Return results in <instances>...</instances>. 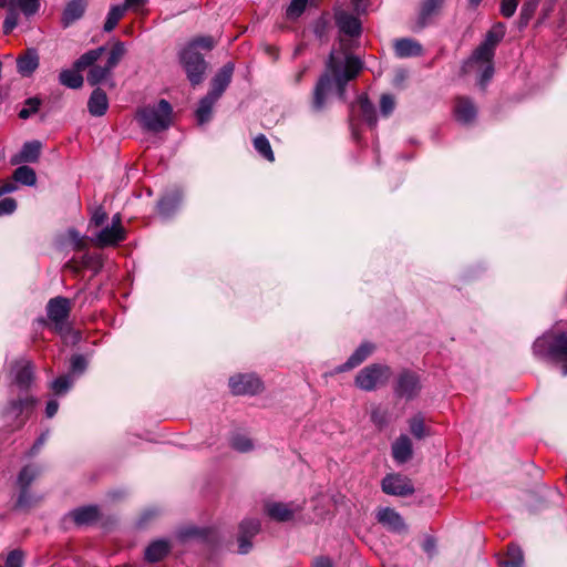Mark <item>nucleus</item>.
<instances>
[{
    "label": "nucleus",
    "mask_w": 567,
    "mask_h": 567,
    "mask_svg": "<svg viewBox=\"0 0 567 567\" xmlns=\"http://www.w3.org/2000/svg\"><path fill=\"white\" fill-rule=\"evenodd\" d=\"M362 69L359 58L339 51H332L327 62V71L320 76L313 92L312 107L321 111L327 102L331 90L332 79L337 85L340 97L344 95V87L349 81L354 79Z\"/></svg>",
    "instance_id": "obj_1"
},
{
    "label": "nucleus",
    "mask_w": 567,
    "mask_h": 567,
    "mask_svg": "<svg viewBox=\"0 0 567 567\" xmlns=\"http://www.w3.org/2000/svg\"><path fill=\"white\" fill-rule=\"evenodd\" d=\"M125 51V45L121 41L115 42L110 51L105 47L92 49L74 61V69H89L87 83L92 86L101 84L112 78V71L117 66Z\"/></svg>",
    "instance_id": "obj_2"
},
{
    "label": "nucleus",
    "mask_w": 567,
    "mask_h": 567,
    "mask_svg": "<svg viewBox=\"0 0 567 567\" xmlns=\"http://www.w3.org/2000/svg\"><path fill=\"white\" fill-rule=\"evenodd\" d=\"M505 34V25L497 23L489 30L484 41L475 49L472 56L465 63L466 69H475L480 72V85L485 86L494 74L493 58L496 45Z\"/></svg>",
    "instance_id": "obj_3"
},
{
    "label": "nucleus",
    "mask_w": 567,
    "mask_h": 567,
    "mask_svg": "<svg viewBox=\"0 0 567 567\" xmlns=\"http://www.w3.org/2000/svg\"><path fill=\"white\" fill-rule=\"evenodd\" d=\"M533 352L538 358L549 357L561 362V373L567 375V333L544 334L534 342Z\"/></svg>",
    "instance_id": "obj_4"
},
{
    "label": "nucleus",
    "mask_w": 567,
    "mask_h": 567,
    "mask_svg": "<svg viewBox=\"0 0 567 567\" xmlns=\"http://www.w3.org/2000/svg\"><path fill=\"white\" fill-rule=\"evenodd\" d=\"M172 112L171 104L166 100H161L157 104L142 107L137 112V121L147 131H165L172 123Z\"/></svg>",
    "instance_id": "obj_5"
},
{
    "label": "nucleus",
    "mask_w": 567,
    "mask_h": 567,
    "mask_svg": "<svg viewBox=\"0 0 567 567\" xmlns=\"http://www.w3.org/2000/svg\"><path fill=\"white\" fill-rule=\"evenodd\" d=\"M391 377L392 370L389 365L373 363L359 371L354 379V384L360 390L370 392L384 386Z\"/></svg>",
    "instance_id": "obj_6"
},
{
    "label": "nucleus",
    "mask_w": 567,
    "mask_h": 567,
    "mask_svg": "<svg viewBox=\"0 0 567 567\" xmlns=\"http://www.w3.org/2000/svg\"><path fill=\"white\" fill-rule=\"evenodd\" d=\"M179 58L189 82L193 85L199 84L203 81L207 66L202 54L192 48H185L181 52Z\"/></svg>",
    "instance_id": "obj_7"
},
{
    "label": "nucleus",
    "mask_w": 567,
    "mask_h": 567,
    "mask_svg": "<svg viewBox=\"0 0 567 567\" xmlns=\"http://www.w3.org/2000/svg\"><path fill=\"white\" fill-rule=\"evenodd\" d=\"M265 511L271 519L285 523L292 520L302 511V505L296 502H270L266 504Z\"/></svg>",
    "instance_id": "obj_8"
},
{
    "label": "nucleus",
    "mask_w": 567,
    "mask_h": 567,
    "mask_svg": "<svg viewBox=\"0 0 567 567\" xmlns=\"http://www.w3.org/2000/svg\"><path fill=\"white\" fill-rule=\"evenodd\" d=\"M229 388L236 395H254L261 391L262 383L254 374H238L229 379Z\"/></svg>",
    "instance_id": "obj_9"
},
{
    "label": "nucleus",
    "mask_w": 567,
    "mask_h": 567,
    "mask_svg": "<svg viewBox=\"0 0 567 567\" xmlns=\"http://www.w3.org/2000/svg\"><path fill=\"white\" fill-rule=\"evenodd\" d=\"M421 390L419 377L410 371H403L398 377L394 393L405 400L414 399Z\"/></svg>",
    "instance_id": "obj_10"
},
{
    "label": "nucleus",
    "mask_w": 567,
    "mask_h": 567,
    "mask_svg": "<svg viewBox=\"0 0 567 567\" xmlns=\"http://www.w3.org/2000/svg\"><path fill=\"white\" fill-rule=\"evenodd\" d=\"M382 491L394 496H409L414 493L411 481L400 474H389L382 480Z\"/></svg>",
    "instance_id": "obj_11"
},
{
    "label": "nucleus",
    "mask_w": 567,
    "mask_h": 567,
    "mask_svg": "<svg viewBox=\"0 0 567 567\" xmlns=\"http://www.w3.org/2000/svg\"><path fill=\"white\" fill-rule=\"evenodd\" d=\"M126 231L125 228H115L114 226H105L102 228L92 241L99 247L115 246L121 241L125 240Z\"/></svg>",
    "instance_id": "obj_12"
},
{
    "label": "nucleus",
    "mask_w": 567,
    "mask_h": 567,
    "mask_svg": "<svg viewBox=\"0 0 567 567\" xmlns=\"http://www.w3.org/2000/svg\"><path fill=\"white\" fill-rule=\"evenodd\" d=\"M336 23L339 28V30L349 35V37H358L361 33V23L359 19L344 11V10H337L334 13Z\"/></svg>",
    "instance_id": "obj_13"
},
{
    "label": "nucleus",
    "mask_w": 567,
    "mask_h": 567,
    "mask_svg": "<svg viewBox=\"0 0 567 567\" xmlns=\"http://www.w3.org/2000/svg\"><path fill=\"white\" fill-rule=\"evenodd\" d=\"M234 64L226 63L213 78L209 93L219 99L231 82Z\"/></svg>",
    "instance_id": "obj_14"
},
{
    "label": "nucleus",
    "mask_w": 567,
    "mask_h": 567,
    "mask_svg": "<svg viewBox=\"0 0 567 567\" xmlns=\"http://www.w3.org/2000/svg\"><path fill=\"white\" fill-rule=\"evenodd\" d=\"M70 301L63 297L51 299L47 307L48 317L56 326L63 323L70 313Z\"/></svg>",
    "instance_id": "obj_15"
},
{
    "label": "nucleus",
    "mask_w": 567,
    "mask_h": 567,
    "mask_svg": "<svg viewBox=\"0 0 567 567\" xmlns=\"http://www.w3.org/2000/svg\"><path fill=\"white\" fill-rule=\"evenodd\" d=\"M42 144L39 141H30L23 144L21 151L11 157V164L35 163L41 154Z\"/></svg>",
    "instance_id": "obj_16"
},
{
    "label": "nucleus",
    "mask_w": 567,
    "mask_h": 567,
    "mask_svg": "<svg viewBox=\"0 0 567 567\" xmlns=\"http://www.w3.org/2000/svg\"><path fill=\"white\" fill-rule=\"evenodd\" d=\"M377 518L379 523L393 532L401 533L406 529L405 523L401 515L390 507L380 509L377 514Z\"/></svg>",
    "instance_id": "obj_17"
},
{
    "label": "nucleus",
    "mask_w": 567,
    "mask_h": 567,
    "mask_svg": "<svg viewBox=\"0 0 567 567\" xmlns=\"http://www.w3.org/2000/svg\"><path fill=\"white\" fill-rule=\"evenodd\" d=\"M374 346L370 342H363L341 365H339L337 372H346L358 365H360L368 357L372 354Z\"/></svg>",
    "instance_id": "obj_18"
},
{
    "label": "nucleus",
    "mask_w": 567,
    "mask_h": 567,
    "mask_svg": "<svg viewBox=\"0 0 567 567\" xmlns=\"http://www.w3.org/2000/svg\"><path fill=\"white\" fill-rule=\"evenodd\" d=\"M39 54L35 49H28L17 58V70L22 76H30L39 66Z\"/></svg>",
    "instance_id": "obj_19"
},
{
    "label": "nucleus",
    "mask_w": 567,
    "mask_h": 567,
    "mask_svg": "<svg viewBox=\"0 0 567 567\" xmlns=\"http://www.w3.org/2000/svg\"><path fill=\"white\" fill-rule=\"evenodd\" d=\"M14 383L22 390H27L33 380V367L30 361L21 360L12 368Z\"/></svg>",
    "instance_id": "obj_20"
},
{
    "label": "nucleus",
    "mask_w": 567,
    "mask_h": 567,
    "mask_svg": "<svg viewBox=\"0 0 567 567\" xmlns=\"http://www.w3.org/2000/svg\"><path fill=\"white\" fill-rule=\"evenodd\" d=\"M39 475V471L33 466H25L21 470L18 476V485L21 488V493L18 498L19 506L28 505V487Z\"/></svg>",
    "instance_id": "obj_21"
},
{
    "label": "nucleus",
    "mask_w": 567,
    "mask_h": 567,
    "mask_svg": "<svg viewBox=\"0 0 567 567\" xmlns=\"http://www.w3.org/2000/svg\"><path fill=\"white\" fill-rule=\"evenodd\" d=\"M412 442L405 434L400 435L392 444V456L399 464L408 462L412 457Z\"/></svg>",
    "instance_id": "obj_22"
},
{
    "label": "nucleus",
    "mask_w": 567,
    "mask_h": 567,
    "mask_svg": "<svg viewBox=\"0 0 567 567\" xmlns=\"http://www.w3.org/2000/svg\"><path fill=\"white\" fill-rule=\"evenodd\" d=\"M476 107L467 97H458L455 102L454 114L460 123H471L476 117Z\"/></svg>",
    "instance_id": "obj_23"
},
{
    "label": "nucleus",
    "mask_w": 567,
    "mask_h": 567,
    "mask_svg": "<svg viewBox=\"0 0 567 567\" xmlns=\"http://www.w3.org/2000/svg\"><path fill=\"white\" fill-rule=\"evenodd\" d=\"M109 109L106 93L101 89H95L87 101V110L93 116H102Z\"/></svg>",
    "instance_id": "obj_24"
},
{
    "label": "nucleus",
    "mask_w": 567,
    "mask_h": 567,
    "mask_svg": "<svg viewBox=\"0 0 567 567\" xmlns=\"http://www.w3.org/2000/svg\"><path fill=\"white\" fill-rule=\"evenodd\" d=\"M171 544L166 539L152 542L145 549L144 558L148 563H157L168 555Z\"/></svg>",
    "instance_id": "obj_25"
},
{
    "label": "nucleus",
    "mask_w": 567,
    "mask_h": 567,
    "mask_svg": "<svg viewBox=\"0 0 567 567\" xmlns=\"http://www.w3.org/2000/svg\"><path fill=\"white\" fill-rule=\"evenodd\" d=\"M394 52L399 58L419 56L422 54V45L415 40L403 38L395 41Z\"/></svg>",
    "instance_id": "obj_26"
},
{
    "label": "nucleus",
    "mask_w": 567,
    "mask_h": 567,
    "mask_svg": "<svg viewBox=\"0 0 567 567\" xmlns=\"http://www.w3.org/2000/svg\"><path fill=\"white\" fill-rule=\"evenodd\" d=\"M85 0H71L62 14V23L66 28L79 20L85 12Z\"/></svg>",
    "instance_id": "obj_27"
},
{
    "label": "nucleus",
    "mask_w": 567,
    "mask_h": 567,
    "mask_svg": "<svg viewBox=\"0 0 567 567\" xmlns=\"http://www.w3.org/2000/svg\"><path fill=\"white\" fill-rule=\"evenodd\" d=\"M445 0H423L420 7L419 20L420 24L424 27L434 17H436L443 8Z\"/></svg>",
    "instance_id": "obj_28"
},
{
    "label": "nucleus",
    "mask_w": 567,
    "mask_h": 567,
    "mask_svg": "<svg viewBox=\"0 0 567 567\" xmlns=\"http://www.w3.org/2000/svg\"><path fill=\"white\" fill-rule=\"evenodd\" d=\"M82 71L83 70L74 69V66L72 69L62 70L59 74V81L69 89H80L84 82L81 75Z\"/></svg>",
    "instance_id": "obj_29"
},
{
    "label": "nucleus",
    "mask_w": 567,
    "mask_h": 567,
    "mask_svg": "<svg viewBox=\"0 0 567 567\" xmlns=\"http://www.w3.org/2000/svg\"><path fill=\"white\" fill-rule=\"evenodd\" d=\"M218 101L217 97L212 95L209 92L199 101L196 110V116L200 124H204L210 120L213 107Z\"/></svg>",
    "instance_id": "obj_30"
},
{
    "label": "nucleus",
    "mask_w": 567,
    "mask_h": 567,
    "mask_svg": "<svg viewBox=\"0 0 567 567\" xmlns=\"http://www.w3.org/2000/svg\"><path fill=\"white\" fill-rule=\"evenodd\" d=\"M99 516L97 507L85 506L74 509L71 513V517L78 525H87L96 520Z\"/></svg>",
    "instance_id": "obj_31"
},
{
    "label": "nucleus",
    "mask_w": 567,
    "mask_h": 567,
    "mask_svg": "<svg viewBox=\"0 0 567 567\" xmlns=\"http://www.w3.org/2000/svg\"><path fill=\"white\" fill-rule=\"evenodd\" d=\"M181 199L182 197L178 192H175L173 195L164 196L158 202V213L163 217H169L172 213H174L175 209L178 207Z\"/></svg>",
    "instance_id": "obj_32"
},
{
    "label": "nucleus",
    "mask_w": 567,
    "mask_h": 567,
    "mask_svg": "<svg viewBox=\"0 0 567 567\" xmlns=\"http://www.w3.org/2000/svg\"><path fill=\"white\" fill-rule=\"evenodd\" d=\"M126 12V6L117 4L112 6L107 12L106 20L104 22L103 30L105 32H111L115 29L118 21L124 17Z\"/></svg>",
    "instance_id": "obj_33"
},
{
    "label": "nucleus",
    "mask_w": 567,
    "mask_h": 567,
    "mask_svg": "<svg viewBox=\"0 0 567 567\" xmlns=\"http://www.w3.org/2000/svg\"><path fill=\"white\" fill-rule=\"evenodd\" d=\"M358 105L363 120L370 125L377 124V113L373 104L368 100L365 95H361L358 99Z\"/></svg>",
    "instance_id": "obj_34"
},
{
    "label": "nucleus",
    "mask_w": 567,
    "mask_h": 567,
    "mask_svg": "<svg viewBox=\"0 0 567 567\" xmlns=\"http://www.w3.org/2000/svg\"><path fill=\"white\" fill-rule=\"evenodd\" d=\"M9 6L25 17H31L39 11L40 0H9Z\"/></svg>",
    "instance_id": "obj_35"
},
{
    "label": "nucleus",
    "mask_w": 567,
    "mask_h": 567,
    "mask_svg": "<svg viewBox=\"0 0 567 567\" xmlns=\"http://www.w3.org/2000/svg\"><path fill=\"white\" fill-rule=\"evenodd\" d=\"M524 557L522 549L516 545L508 547L507 556L499 563V567H523Z\"/></svg>",
    "instance_id": "obj_36"
},
{
    "label": "nucleus",
    "mask_w": 567,
    "mask_h": 567,
    "mask_svg": "<svg viewBox=\"0 0 567 567\" xmlns=\"http://www.w3.org/2000/svg\"><path fill=\"white\" fill-rule=\"evenodd\" d=\"M13 179L22 185L33 186L37 183V175L33 168L22 165L14 171Z\"/></svg>",
    "instance_id": "obj_37"
},
{
    "label": "nucleus",
    "mask_w": 567,
    "mask_h": 567,
    "mask_svg": "<svg viewBox=\"0 0 567 567\" xmlns=\"http://www.w3.org/2000/svg\"><path fill=\"white\" fill-rule=\"evenodd\" d=\"M254 146H255V150L264 158H266L269 162L275 161V155H274L272 148L270 146L268 138L265 135L260 134V135L256 136L254 140Z\"/></svg>",
    "instance_id": "obj_38"
},
{
    "label": "nucleus",
    "mask_w": 567,
    "mask_h": 567,
    "mask_svg": "<svg viewBox=\"0 0 567 567\" xmlns=\"http://www.w3.org/2000/svg\"><path fill=\"white\" fill-rule=\"evenodd\" d=\"M34 404H35V400L31 396H25L23 399L11 401L9 403L7 413L18 416L21 413H23V411L31 409Z\"/></svg>",
    "instance_id": "obj_39"
},
{
    "label": "nucleus",
    "mask_w": 567,
    "mask_h": 567,
    "mask_svg": "<svg viewBox=\"0 0 567 567\" xmlns=\"http://www.w3.org/2000/svg\"><path fill=\"white\" fill-rule=\"evenodd\" d=\"M370 415L372 423L380 429L384 427L389 422L388 410L381 405L372 406Z\"/></svg>",
    "instance_id": "obj_40"
},
{
    "label": "nucleus",
    "mask_w": 567,
    "mask_h": 567,
    "mask_svg": "<svg viewBox=\"0 0 567 567\" xmlns=\"http://www.w3.org/2000/svg\"><path fill=\"white\" fill-rule=\"evenodd\" d=\"M72 384L73 379L71 375H62L52 381L51 389L56 395H61L66 393L72 386Z\"/></svg>",
    "instance_id": "obj_41"
},
{
    "label": "nucleus",
    "mask_w": 567,
    "mask_h": 567,
    "mask_svg": "<svg viewBox=\"0 0 567 567\" xmlns=\"http://www.w3.org/2000/svg\"><path fill=\"white\" fill-rule=\"evenodd\" d=\"M230 445L234 450L246 453L254 449L252 441L241 434L234 435L230 441Z\"/></svg>",
    "instance_id": "obj_42"
},
{
    "label": "nucleus",
    "mask_w": 567,
    "mask_h": 567,
    "mask_svg": "<svg viewBox=\"0 0 567 567\" xmlns=\"http://www.w3.org/2000/svg\"><path fill=\"white\" fill-rule=\"evenodd\" d=\"M41 102L37 97H30L25 100L24 106L19 112V117L22 120L29 118L31 115L38 112Z\"/></svg>",
    "instance_id": "obj_43"
},
{
    "label": "nucleus",
    "mask_w": 567,
    "mask_h": 567,
    "mask_svg": "<svg viewBox=\"0 0 567 567\" xmlns=\"http://www.w3.org/2000/svg\"><path fill=\"white\" fill-rule=\"evenodd\" d=\"M259 529L260 523L258 519L255 518L244 519L239 526V532L246 534L250 538L258 534Z\"/></svg>",
    "instance_id": "obj_44"
},
{
    "label": "nucleus",
    "mask_w": 567,
    "mask_h": 567,
    "mask_svg": "<svg viewBox=\"0 0 567 567\" xmlns=\"http://www.w3.org/2000/svg\"><path fill=\"white\" fill-rule=\"evenodd\" d=\"M18 22H19L18 11L9 6L6 19L3 21V27H2L3 33L4 34L11 33L13 31V29L18 25Z\"/></svg>",
    "instance_id": "obj_45"
},
{
    "label": "nucleus",
    "mask_w": 567,
    "mask_h": 567,
    "mask_svg": "<svg viewBox=\"0 0 567 567\" xmlns=\"http://www.w3.org/2000/svg\"><path fill=\"white\" fill-rule=\"evenodd\" d=\"M410 431L416 439H423L425 436L424 419L421 415H415L410 420Z\"/></svg>",
    "instance_id": "obj_46"
},
{
    "label": "nucleus",
    "mask_w": 567,
    "mask_h": 567,
    "mask_svg": "<svg viewBox=\"0 0 567 567\" xmlns=\"http://www.w3.org/2000/svg\"><path fill=\"white\" fill-rule=\"evenodd\" d=\"M309 0H291L290 4L287 8L286 16L289 19H296L301 16L305 11L307 3Z\"/></svg>",
    "instance_id": "obj_47"
},
{
    "label": "nucleus",
    "mask_w": 567,
    "mask_h": 567,
    "mask_svg": "<svg viewBox=\"0 0 567 567\" xmlns=\"http://www.w3.org/2000/svg\"><path fill=\"white\" fill-rule=\"evenodd\" d=\"M214 47V39L209 35H205L192 40L186 48H192L193 50L197 51V49L212 50Z\"/></svg>",
    "instance_id": "obj_48"
},
{
    "label": "nucleus",
    "mask_w": 567,
    "mask_h": 567,
    "mask_svg": "<svg viewBox=\"0 0 567 567\" xmlns=\"http://www.w3.org/2000/svg\"><path fill=\"white\" fill-rule=\"evenodd\" d=\"M519 0H502L501 1V14L505 18H512L518 7Z\"/></svg>",
    "instance_id": "obj_49"
},
{
    "label": "nucleus",
    "mask_w": 567,
    "mask_h": 567,
    "mask_svg": "<svg viewBox=\"0 0 567 567\" xmlns=\"http://www.w3.org/2000/svg\"><path fill=\"white\" fill-rule=\"evenodd\" d=\"M23 553L19 549L11 550L6 559L4 567H22Z\"/></svg>",
    "instance_id": "obj_50"
},
{
    "label": "nucleus",
    "mask_w": 567,
    "mask_h": 567,
    "mask_svg": "<svg viewBox=\"0 0 567 567\" xmlns=\"http://www.w3.org/2000/svg\"><path fill=\"white\" fill-rule=\"evenodd\" d=\"M68 237L70 241L73 244L74 248L78 250L84 249L86 247V240L80 233L75 229L68 230Z\"/></svg>",
    "instance_id": "obj_51"
},
{
    "label": "nucleus",
    "mask_w": 567,
    "mask_h": 567,
    "mask_svg": "<svg viewBox=\"0 0 567 567\" xmlns=\"http://www.w3.org/2000/svg\"><path fill=\"white\" fill-rule=\"evenodd\" d=\"M17 209V202L11 197L0 200V216L10 215Z\"/></svg>",
    "instance_id": "obj_52"
},
{
    "label": "nucleus",
    "mask_w": 567,
    "mask_h": 567,
    "mask_svg": "<svg viewBox=\"0 0 567 567\" xmlns=\"http://www.w3.org/2000/svg\"><path fill=\"white\" fill-rule=\"evenodd\" d=\"M380 109L383 115H389L394 110V100L391 95L384 94L380 100Z\"/></svg>",
    "instance_id": "obj_53"
},
{
    "label": "nucleus",
    "mask_w": 567,
    "mask_h": 567,
    "mask_svg": "<svg viewBox=\"0 0 567 567\" xmlns=\"http://www.w3.org/2000/svg\"><path fill=\"white\" fill-rule=\"evenodd\" d=\"M86 368V361L83 355H73L71 359V369L74 373H82Z\"/></svg>",
    "instance_id": "obj_54"
},
{
    "label": "nucleus",
    "mask_w": 567,
    "mask_h": 567,
    "mask_svg": "<svg viewBox=\"0 0 567 567\" xmlns=\"http://www.w3.org/2000/svg\"><path fill=\"white\" fill-rule=\"evenodd\" d=\"M107 218V214L105 213V210L103 208H96L94 210V213L92 214V217H91V220H90V225H94L96 227H100L104 224V221L106 220Z\"/></svg>",
    "instance_id": "obj_55"
},
{
    "label": "nucleus",
    "mask_w": 567,
    "mask_h": 567,
    "mask_svg": "<svg viewBox=\"0 0 567 567\" xmlns=\"http://www.w3.org/2000/svg\"><path fill=\"white\" fill-rule=\"evenodd\" d=\"M250 537H248L246 534H243L239 532V536H238V543H239V548H238V553L240 554H247L250 548H251V542H250Z\"/></svg>",
    "instance_id": "obj_56"
},
{
    "label": "nucleus",
    "mask_w": 567,
    "mask_h": 567,
    "mask_svg": "<svg viewBox=\"0 0 567 567\" xmlns=\"http://www.w3.org/2000/svg\"><path fill=\"white\" fill-rule=\"evenodd\" d=\"M422 547L427 555H434L436 548L435 539L431 536L426 537L423 542Z\"/></svg>",
    "instance_id": "obj_57"
},
{
    "label": "nucleus",
    "mask_w": 567,
    "mask_h": 567,
    "mask_svg": "<svg viewBox=\"0 0 567 567\" xmlns=\"http://www.w3.org/2000/svg\"><path fill=\"white\" fill-rule=\"evenodd\" d=\"M49 436V433H42L39 439L34 442L33 446L31 447L30 452H29V455L32 456L34 454H37L40 449L42 447V445L44 444V442L47 441Z\"/></svg>",
    "instance_id": "obj_58"
},
{
    "label": "nucleus",
    "mask_w": 567,
    "mask_h": 567,
    "mask_svg": "<svg viewBox=\"0 0 567 567\" xmlns=\"http://www.w3.org/2000/svg\"><path fill=\"white\" fill-rule=\"evenodd\" d=\"M58 409H59V403L56 400H50L48 403H47V408H45V415L48 417H53L55 415V413L58 412Z\"/></svg>",
    "instance_id": "obj_59"
},
{
    "label": "nucleus",
    "mask_w": 567,
    "mask_h": 567,
    "mask_svg": "<svg viewBox=\"0 0 567 567\" xmlns=\"http://www.w3.org/2000/svg\"><path fill=\"white\" fill-rule=\"evenodd\" d=\"M18 188L17 184L13 182H7L0 186V196L4 194H9L16 192Z\"/></svg>",
    "instance_id": "obj_60"
},
{
    "label": "nucleus",
    "mask_w": 567,
    "mask_h": 567,
    "mask_svg": "<svg viewBox=\"0 0 567 567\" xmlns=\"http://www.w3.org/2000/svg\"><path fill=\"white\" fill-rule=\"evenodd\" d=\"M148 0H125L123 6H126L127 9L137 10L142 6H144Z\"/></svg>",
    "instance_id": "obj_61"
},
{
    "label": "nucleus",
    "mask_w": 567,
    "mask_h": 567,
    "mask_svg": "<svg viewBox=\"0 0 567 567\" xmlns=\"http://www.w3.org/2000/svg\"><path fill=\"white\" fill-rule=\"evenodd\" d=\"M313 567H332V564L328 558L321 557L315 561Z\"/></svg>",
    "instance_id": "obj_62"
},
{
    "label": "nucleus",
    "mask_w": 567,
    "mask_h": 567,
    "mask_svg": "<svg viewBox=\"0 0 567 567\" xmlns=\"http://www.w3.org/2000/svg\"><path fill=\"white\" fill-rule=\"evenodd\" d=\"M533 9H529L527 6L523 7L520 12V20L526 24L529 20V16Z\"/></svg>",
    "instance_id": "obj_63"
},
{
    "label": "nucleus",
    "mask_w": 567,
    "mask_h": 567,
    "mask_svg": "<svg viewBox=\"0 0 567 567\" xmlns=\"http://www.w3.org/2000/svg\"><path fill=\"white\" fill-rule=\"evenodd\" d=\"M112 226H114L115 228H124L123 225H122V217H121V214H115L113 217H112Z\"/></svg>",
    "instance_id": "obj_64"
}]
</instances>
